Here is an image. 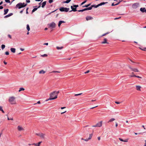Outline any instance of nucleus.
Segmentation results:
<instances>
[{"label": "nucleus", "instance_id": "63", "mask_svg": "<svg viewBox=\"0 0 146 146\" xmlns=\"http://www.w3.org/2000/svg\"><path fill=\"white\" fill-rule=\"evenodd\" d=\"M23 10L21 11H20V13H22L23 12Z\"/></svg>", "mask_w": 146, "mask_h": 146}, {"label": "nucleus", "instance_id": "43", "mask_svg": "<svg viewBox=\"0 0 146 146\" xmlns=\"http://www.w3.org/2000/svg\"><path fill=\"white\" fill-rule=\"evenodd\" d=\"M82 94V93H80V94H75L74 95H75V96H79V95H81Z\"/></svg>", "mask_w": 146, "mask_h": 146}, {"label": "nucleus", "instance_id": "31", "mask_svg": "<svg viewBox=\"0 0 146 146\" xmlns=\"http://www.w3.org/2000/svg\"><path fill=\"white\" fill-rule=\"evenodd\" d=\"M38 9V8H34L32 10V13H33L35 11H36Z\"/></svg>", "mask_w": 146, "mask_h": 146}, {"label": "nucleus", "instance_id": "8", "mask_svg": "<svg viewBox=\"0 0 146 146\" xmlns=\"http://www.w3.org/2000/svg\"><path fill=\"white\" fill-rule=\"evenodd\" d=\"M17 129L19 131H24V128L22 127L21 126L19 125L17 127Z\"/></svg>", "mask_w": 146, "mask_h": 146}, {"label": "nucleus", "instance_id": "57", "mask_svg": "<svg viewBox=\"0 0 146 146\" xmlns=\"http://www.w3.org/2000/svg\"><path fill=\"white\" fill-rule=\"evenodd\" d=\"M98 139L99 141H100V137H98Z\"/></svg>", "mask_w": 146, "mask_h": 146}, {"label": "nucleus", "instance_id": "22", "mask_svg": "<svg viewBox=\"0 0 146 146\" xmlns=\"http://www.w3.org/2000/svg\"><path fill=\"white\" fill-rule=\"evenodd\" d=\"M46 1H45L43 2L42 4V5L41 7L42 8H44V6H45V5H46Z\"/></svg>", "mask_w": 146, "mask_h": 146}, {"label": "nucleus", "instance_id": "64", "mask_svg": "<svg viewBox=\"0 0 146 146\" xmlns=\"http://www.w3.org/2000/svg\"><path fill=\"white\" fill-rule=\"evenodd\" d=\"M117 126H118V124L117 123H116V124H115V127H117Z\"/></svg>", "mask_w": 146, "mask_h": 146}, {"label": "nucleus", "instance_id": "54", "mask_svg": "<svg viewBox=\"0 0 146 146\" xmlns=\"http://www.w3.org/2000/svg\"><path fill=\"white\" fill-rule=\"evenodd\" d=\"M92 127H98V126H97V124H96V125H93L92 126Z\"/></svg>", "mask_w": 146, "mask_h": 146}, {"label": "nucleus", "instance_id": "35", "mask_svg": "<svg viewBox=\"0 0 146 146\" xmlns=\"http://www.w3.org/2000/svg\"><path fill=\"white\" fill-rule=\"evenodd\" d=\"M94 6V7H94L95 8H97L98 7H99V6H100V5L99 4H98V5H93Z\"/></svg>", "mask_w": 146, "mask_h": 146}, {"label": "nucleus", "instance_id": "16", "mask_svg": "<svg viewBox=\"0 0 146 146\" xmlns=\"http://www.w3.org/2000/svg\"><path fill=\"white\" fill-rule=\"evenodd\" d=\"M71 8L72 9V10L70 11V12H71L72 11H74L75 12V11H77L76 9V8H74L73 7V6H71Z\"/></svg>", "mask_w": 146, "mask_h": 146}, {"label": "nucleus", "instance_id": "24", "mask_svg": "<svg viewBox=\"0 0 146 146\" xmlns=\"http://www.w3.org/2000/svg\"><path fill=\"white\" fill-rule=\"evenodd\" d=\"M119 139L120 141H124V142H127V139H126V140H123V139H122L121 138H119Z\"/></svg>", "mask_w": 146, "mask_h": 146}, {"label": "nucleus", "instance_id": "47", "mask_svg": "<svg viewBox=\"0 0 146 146\" xmlns=\"http://www.w3.org/2000/svg\"><path fill=\"white\" fill-rule=\"evenodd\" d=\"M53 1V0H49V2L50 3H52Z\"/></svg>", "mask_w": 146, "mask_h": 146}, {"label": "nucleus", "instance_id": "56", "mask_svg": "<svg viewBox=\"0 0 146 146\" xmlns=\"http://www.w3.org/2000/svg\"><path fill=\"white\" fill-rule=\"evenodd\" d=\"M3 8V7L2 6H0V9H1Z\"/></svg>", "mask_w": 146, "mask_h": 146}, {"label": "nucleus", "instance_id": "4", "mask_svg": "<svg viewBox=\"0 0 146 146\" xmlns=\"http://www.w3.org/2000/svg\"><path fill=\"white\" fill-rule=\"evenodd\" d=\"M36 135L39 136L42 139H44L45 138V136L46 135L45 134L42 133H36Z\"/></svg>", "mask_w": 146, "mask_h": 146}, {"label": "nucleus", "instance_id": "37", "mask_svg": "<svg viewBox=\"0 0 146 146\" xmlns=\"http://www.w3.org/2000/svg\"><path fill=\"white\" fill-rule=\"evenodd\" d=\"M5 47V45L4 44H2L1 45V48L3 50V49Z\"/></svg>", "mask_w": 146, "mask_h": 146}, {"label": "nucleus", "instance_id": "20", "mask_svg": "<svg viewBox=\"0 0 146 146\" xmlns=\"http://www.w3.org/2000/svg\"><path fill=\"white\" fill-rule=\"evenodd\" d=\"M46 72L43 70H41L39 72V74H44Z\"/></svg>", "mask_w": 146, "mask_h": 146}, {"label": "nucleus", "instance_id": "6", "mask_svg": "<svg viewBox=\"0 0 146 146\" xmlns=\"http://www.w3.org/2000/svg\"><path fill=\"white\" fill-rule=\"evenodd\" d=\"M69 8L62 7L60 8L59 10L61 12L65 11L67 12L69 11Z\"/></svg>", "mask_w": 146, "mask_h": 146}, {"label": "nucleus", "instance_id": "9", "mask_svg": "<svg viewBox=\"0 0 146 146\" xmlns=\"http://www.w3.org/2000/svg\"><path fill=\"white\" fill-rule=\"evenodd\" d=\"M129 68L133 71L134 72H139V70L137 68H133L131 67L130 66H129Z\"/></svg>", "mask_w": 146, "mask_h": 146}, {"label": "nucleus", "instance_id": "59", "mask_svg": "<svg viewBox=\"0 0 146 146\" xmlns=\"http://www.w3.org/2000/svg\"><path fill=\"white\" fill-rule=\"evenodd\" d=\"M140 49H141V50H145V49H146V48H144V49H141V48H140Z\"/></svg>", "mask_w": 146, "mask_h": 146}, {"label": "nucleus", "instance_id": "34", "mask_svg": "<svg viewBox=\"0 0 146 146\" xmlns=\"http://www.w3.org/2000/svg\"><path fill=\"white\" fill-rule=\"evenodd\" d=\"M90 5H91V4L90 3V4H88L87 5H85L84 6H83V7H88Z\"/></svg>", "mask_w": 146, "mask_h": 146}, {"label": "nucleus", "instance_id": "45", "mask_svg": "<svg viewBox=\"0 0 146 146\" xmlns=\"http://www.w3.org/2000/svg\"><path fill=\"white\" fill-rule=\"evenodd\" d=\"M78 11L79 12H82L84 11L83 9H82V10H78Z\"/></svg>", "mask_w": 146, "mask_h": 146}, {"label": "nucleus", "instance_id": "53", "mask_svg": "<svg viewBox=\"0 0 146 146\" xmlns=\"http://www.w3.org/2000/svg\"><path fill=\"white\" fill-rule=\"evenodd\" d=\"M26 1L27 3H29L30 2V1L29 0H26Z\"/></svg>", "mask_w": 146, "mask_h": 146}, {"label": "nucleus", "instance_id": "48", "mask_svg": "<svg viewBox=\"0 0 146 146\" xmlns=\"http://www.w3.org/2000/svg\"><path fill=\"white\" fill-rule=\"evenodd\" d=\"M90 72V70H87V71H86V72H85L84 73L85 74H87V73H88L89 72Z\"/></svg>", "mask_w": 146, "mask_h": 146}, {"label": "nucleus", "instance_id": "46", "mask_svg": "<svg viewBox=\"0 0 146 146\" xmlns=\"http://www.w3.org/2000/svg\"><path fill=\"white\" fill-rule=\"evenodd\" d=\"M90 139H89V138H88V139H85L84 141H88Z\"/></svg>", "mask_w": 146, "mask_h": 146}, {"label": "nucleus", "instance_id": "29", "mask_svg": "<svg viewBox=\"0 0 146 146\" xmlns=\"http://www.w3.org/2000/svg\"><path fill=\"white\" fill-rule=\"evenodd\" d=\"M25 90V89L23 88H20L19 90V92H20L21 91H23Z\"/></svg>", "mask_w": 146, "mask_h": 146}, {"label": "nucleus", "instance_id": "51", "mask_svg": "<svg viewBox=\"0 0 146 146\" xmlns=\"http://www.w3.org/2000/svg\"><path fill=\"white\" fill-rule=\"evenodd\" d=\"M115 103L116 104H120V102H117V101H115Z\"/></svg>", "mask_w": 146, "mask_h": 146}, {"label": "nucleus", "instance_id": "30", "mask_svg": "<svg viewBox=\"0 0 146 146\" xmlns=\"http://www.w3.org/2000/svg\"><path fill=\"white\" fill-rule=\"evenodd\" d=\"M63 48V46H61V47H58V46H57L56 47V48L58 50H59V49H62V48Z\"/></svg>", "mask_w": 146, "mask_h": 146}, {"label": "nucleus", "instance_id": "49", "mask_svg": "<svg viewBox=\"0 0 146 146\" xmlns=\"http://www.w3.org/2000/svg\"><path fill=\"white\" fill-rule=\"evenodd\" d=\"M40 101H38V102L34 104L35 105L36 104H40Z\"/></svg>", "mask_w": 146, "mask_h": 146}, {"label": "nucleus", "instance_id": "50", "mask_svg": "<svg viewBox=\"0 0 146 146\" xmlns=\"http://www.w3.org/2000/svg\"><path fill=\"white\" fill-rule=\"evenodd\" d=\"M121 1H119V2H118L116 4H115V5H117L118 4H119V3H120V2H121Z\"/></svg>", "mask_w": 146, "mask_h": 146}, {"label": "nucleus", "instance_id": "40", "mask_svg": "<svg viewBox=\"0 0 146 146\" xmlns=\"http://www.w3.org/2000/svg\"><path fill=\"white\" fill-rule=\"evenodd\" d=\"M41 56H42V57H46V56H47V55L46 54H44L43 55H41Z\"/></svg>", "mask_w": 146, "mask_h": 146}, {"label": "nucleus", "instance_id": "14", "mask_svg": "<svg viewBox=\"0 0 146 146\" xmlns=\"http://www.w3.org/2000/svg\"><path fill=\"white\" fill-rule=\"evenodd\" d=\"M145 8H141L140 9V11L143 13L145 12Z\"/></svg>", "mask_w": 146, "mask_h": 146}, {"label": "nucleus", "instance_id": "36", "mask_svg": "<svg viewBox=\"0 0 146 146\" xmlns=\"http://www.w3.org/2000/svg\"><path fill=\"white\" fill-rule=\"evenodd\" d=\"M129 77H135V76H136L135 75H129Z\"/></svg>", "mask_w": 146, "mask_h": 146}, {"label": "nucleus", "instance_id": "17", "mask_svg": "<svg viewBox=\"0 0 146 146\" xmlns=\"http://www.w3.org/2000/svg\"><path fill=\"white\" fill-rule=\"evenodd\" d=\"M136 89L138 91H140L141 89L140 88H141V87L139 86H136Z\"/></svg>", "mask_w": 146, "mask_h": 146}, {"label": "nucleus", "instance_id": "27", "mask_svg": "<svg viewBox=\"0 0 146 146\" xmlns=\"http://www.w3.org/2000/svg\"><path fill=\"white\" fill-rule=\"evenodd\" d=\"M106 3H108V2H106V3H105V2H102V3H100V4H99V5H100V6H101L102 5H104Z\"/></svg>", "mask_w": 146, "mask_h": 146}, {"label": "nucleus", "instance_id": "38", "mask_svg": "<svg viewBox=\"0 0 146 146\" xmlns=\"http://www.w3.org/2000/svg\"><path fill=\"white\" fill-rule=\"evenodd\" d=\"M60 72L56 71H53L52 72H51V73H60Z\"/></svg>", "mask_w": 146, "mask_h": 146}, {"label": "nucleus", "instance_id": "3", "mask_svg": "<svg viewBox=\"0 0 146 146\" xmlns=\"http://www.w3.org/2000/svg\"><path fill=\"white\" fill-rule=\"evenodd\" d=\"M48 28L50 29H53L56 27V24L54 22L48 24Z\"/></svg>", "mask_w": 146, "mask_h": 146}, {"label": "nucleus", "instance_id": "62", "mask_svg": "<svg viewBox=\"0 0 146 146\" xmlns=\"http://www.w3.org/2000/svg\"><path fill=\"white\" fill-rule=\"evenodd\" d=\"M20 49L22 51H23L24 50V49L22 48H21Z\"/></svg>", "mask_w": 146, "mask_h": 146}, {"label": "nucleus", "instance_id": "44", "mask_svg": "<svg viewBox=\"0 0 146 146\" xmlns=\"http://www.w3.org/2000/svg\"><path fill=\"white\" fill-rule=\"evenodd\" d=\"M73 7H75V8H76L78 7V5H75L73 6Z\"/></svg>", "mask_w": 146, "mask_h": 146}, {"label": "nucleus", "instance_id": "32", "mask_svg": "<svg viewBox=\"0 0 146 146\" xmlns=\"http://www.w3.org/2000/svg\"><path fill=\"white\" fill-rule=\"evenodd\" d=\"M71 1V0H67L66 1H65L64 2V3H68L69 2H70Z\"/></svg>", "mask_w": 146, "mask_h": 146}, {"label": "nucleus", "instance_id": "19", "mask_svg": "<svg viewBox=\"0 0 146 146\" xmlns=\"http://www.w3.org/2000/svg\"><path fill=\"white\" fill-rule=\"evenodd\" d=\"M65 23V22L64 21H60L59 22L58 24V27H60L62 23Z\"/></svg>", "mask_w": 146, "mask_h": 146}, {"label": "nucleus", "instance_id": "21", "mask_svg": "<svg viewBox=\"0 0 146 146\" xmlns=\"http://www.w3.org/2000/svg\"><path fill=\"white\" fill-rule=\"evenodd\" d=\"M12 15H13L12 13H10L9 14H8V15H6L4 17V18H6L8 17H9L10 16H11Z\"/></svg>", "mask_w": 146, "mask_h": 146}, {"label": "nucleus", "instance_id": "25", "mask_svg": "<svg viewBox=\"0 0 146 146\" xmlns=\"http://www.w3.org/2000/svg\"><path fill=\"white\" fill-rule=\"evenodd\" d=\"M94 6L93 5H92L90 7H89L88 8V10H91L92 9V7H93Z\"/></svg>", "mask_w": 146, "mask_h": 146}, {"label": "nucleus", "instance_id": "23", "mask_svg": "<svg viewBox=\"0 0 146 146\" xmlns=\"http://www.w3.org/2000/svg\"><path fill=\"white\" fill-rule=\"evenodd\" d=\"M4 15H5L7 13H8V12L9 11V9H5L4 10Z\"/></svg>", "mask_w": 146, "mask_h": 146}, {"label": "nucleus", "instance_id": "11", "mask_svg": "<svg viewBox=\"0 0 146 146\" xmlns=\"http://www.w3.org/2000/svg\"><path fill=\"white\" fill-rule=\"evenodd\" d=\"M98 127H100L102 126V121H100L98 122L96 124Z\"/></svg>", "mask_w": 146, "mask_h": 146}, {"label": "nucleus", "instance_id": "60", "mask_svg": "<svg viewBox=\"0 0 146 146\" xmlns=\"http://www.w3.org/2000/svg\"><path fill=\"white\" fill-rule=\"evenodd\" d=\"M44 45H48V43H44V44H43Z\"/></svg>", "mask_w": 146, "mask_h": 146}, {"label": "nucleus", "instance_id": "33", "mask_svg": "<svg viewBox=\"0 0 146 146\" xmlns=\"http://www.w3.org/2000/svg\"><path fill=\"white\" fill-rule=\"evenodd\" d=\"M92 134H90L89 137L88 138L89 139H90L92 138Z\"/></svg>", "mask_w": 146, "mask_h": 146}, {"label": "nucleus", "instance_id": "55", "mask_svg": "<svg viewBox=\"0 0 146 146\" xmlns=\"http://www.w3.org/2000/svg\"><path fill=\"white\" fill-rule=\"evenodd\" d=\"M3 109L2 107L1 106H0V111H1Z\"/></svg>", "mask_w": 146, "mask_h": 146}, {"label": "nucleus", "instance_id": "13", "mask_svg": "<svg viewBox=\"0 0 146 146\" xmlns=\"http://www.w3.org/2000/svg\"><path fill=\"white\" fill-rule=\"evenodd\" d=\"M55 94V97L54 98V99H56L57 98V96L58 94L59 93V91L56 92L55 91L54 92Z\"/></svg>", "mask_w": 146, "mask_h": 146}, {"label": "nucleus", "instance_id": "28", "mask_svg": "<svg viewBox=\"0 0 146 146\" xmlns=\"http://www.w3.org/2000/svg\"><path fill=\"white\" fill-rule=\"evenodd\" d=\"M27 29L28 31H29L30 30L29 26V25H27Z\"/></svg>", "mask_w": 146, "mask_h": 146}, {"label": "nucleus", "instance_id": "18", "mask_svg": "<svg viewBox=\"0 0 146 146\" xmlns=\"http://www.w3.org/2000/svg\"><path fill=\"white\" fill-rule=\"evenodd\" d=\"M10 50L13 53H15V52L16 49L14 48H11Z\"/></svg>", "mask_w": 146, "mask_h": 146}, {"label": "nucleus", "instance_id": "58", "mask_svg": "<svg viewBox=\"0 0 146 146\" xmlns=\"http://www.w3.org/2000/svg\"><path fill=\"white\" fill-rule=\"evenodd\" d=\"M83 10H84V11H86V10H88V8H86L85 9H83Z\"/></svg>", "mask_w": 146, "mask_h": 146}, {"label": "nucleus", "instance_id": "12", "mask_svg": "<svg viewBox=\"0 0 146 146\" xmlns=\"http://www.w3.org/2000/svg\"><path fill=\"white\" fill-rule=\"evenodd\" d=\"M42 141H40L38 142L37 144L33 143L32 144L33 145H35V146H40V144L42 143Z\"/></svg>", "mask_w": 146, "mask_h": 146}, {"label": "nucleus", "instance_id": "5", "mask_svg": "<svg viewBox=\"0 0 146 146\" xmlns=\"http://www.w3.org/2000/svg\"><path fill=\"white\" fill-rule=\"evenodd\" d=\"M55 94L53 92L50 94V98L48 100L55 99H53L55 97Z\"/></svg>", "mask_w": 146, "mask_h": 146}, {"label": "nucleus", "instance_id": "2", "mask_svg": "<svg viewBox=\"0 0 146 146\" xmlns=\"http://www.w3.org/2000/svg\"><path fill=\"white\" fill-rule=\"evenodd\" d=\"M27 5V4H25L24 3H19L16 5V7L18 8L19 9H20L21 8L25 7Z\"/></svg>", "mask_w": 146, "mask_h": 146}, {"label": "nucleus", "instance_id": "7", "mask_svg": "<svg viewBox=\"0 0 146 146\" xmlns=\"http://www.w3.org/2000/svg\"><path fill=\"white\" fill-rule=\"evenodd\" d=\"M139 3H136L132 5V7L133 9H136L139 7Z\"/></svg>", "mask_w": 146, "mask_h": 146}, {"label": "nucleus", "instance_id": "42", "mask_svg": "<svg viewBox=\"0 0 146 146\" xmlns=\"http://www.w3.org/2000/svg\"><path fill=\"white\" fill-rule=\"evenodd\" d=\"M5 1L6 3H10V0H5Z\"/></svg>", "mask_w": 146, "mask_h": 146}, {"label": "nucleus", "instance_id": "15", "mask_svg": "<svg viewBox=\"0 0 146 146\" xmlns=\"http://www.w3.org/2000/svg\"><path fill=\"white\" fill-rule=\"evenodd\" d=\"M86 19L87 21H88L92 19H93V18L91 17L88 16L86 17Z\"/></svg>", "mask_w": 146, "mask_h": 146}, {"label": "nucleus", "instance_id": "26", "mask_svg": "<svg viewBox=\"0 0 146 146\" xmlns=\"http://www.w3.org/2000/svg\"><path fill=\"white\" fill-rule=\"evenodd\" d=\"M115 120V119L113 118H111L109 120L108 122H112Z\"/></svg>", "mask_w": 146, "mask_h": 146}, {"label": "nucleus", "instance_id": "10", "mask_svg": "<svg viewBox=\"0 0 146 146\" xmlns=\"http://www.w3.org/2000/svg\"><path fill=\"white\" fill-rule=\"evenodd\" d=\"M101 43L102 44H108L109 43L107 42V39L106 38H105L104 39V41L101 42Z\"/></svg>", "mask_w": 146, "mask_h": 146}, {"label": "nucleus", "instance_id": "39", "mask_svg": "<svg viewBox=\"0 0 146 146\" xmlns=\"http://www.w3.org/2000/svg\"><path fill=\"white\" fill-rule=\"evenodd\" d=\"M86 1H87V0H86L84 1H83L81 3V5H83V4H84L86 2Z\"/></svg>", "mask_w": 146, "mask_h": 146}, {"label": "nucleus", "instance_id": "41", "mask_svg": "<svg viewBox=\"0 0 146 146\" xmlns=\"http://www.w3.org/2000/svg\"><path fill=\"white\" fill-rule=\"evenodd\" d=\"M5 54L6 55H8L9 54V53L8 51H6L5 52Z\"/></svg>", "mask_w": 146, "mask_h": 146}, {"label": "nucleus", "instance_id": "61", "mask_svg": "<svg viewBox=\"0 0 146 146\" xmlns=\"http://www.w3.org/2000/svg\"><path fill=\"white\" fill-rule=\"evenodd\" d=\"M3 62H4V63L6 65V64H7V62H5V61H4Z\"/></svg>", "mask_w": 146, "mask_h": 146}, {"label": "nucleus", "instance_id": "1", "mask_svg": "<svg viewBox=\"0 0 146 146\" xmlns=\"http://www.w3.org/2000/svg\"><path fill=\"white\" fill-rule=\"evenodd\" d=\"M15 98L13 96L10 97L9 99V102L12 104H16V101L15 100Z\"/></svg>", "mask_w": 146, "mask_h": 146}, {"label": "nucleus", "instance_id": "52", "mask_svg": "<svg viewBox=\"0 0 146 146\" xmlns=\"http://www.w3.org/2000/svg\"><path fill=\"white\" fill-rule=\"evenodd\" d=\"M7 119L8 120H13V118H11L10 119H9V118L8 117Z\"/></svg>", "mask_w": 146, "mask_h": 146}]
</instances>
